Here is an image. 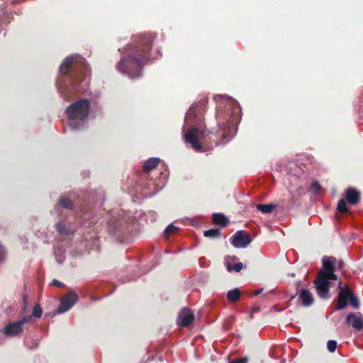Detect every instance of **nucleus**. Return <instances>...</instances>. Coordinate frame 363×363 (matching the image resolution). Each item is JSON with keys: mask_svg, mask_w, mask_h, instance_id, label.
Masks as SVG:
<instances>
[{"mask_svg": "<svg viewBox=\"0 0 363 363\" xmlns=\"http://www.w3.org/2000/svg\"><path fill=\"white\" fill-rule=\"evenodd\" d=\"M154 37L151 34L141 35L127 48L124 55L116 65V69L129 78L134 79L141 76L144 65L150 60L151 45Z\"/></svg>", "mask_w": 363, "mask_h": 363, "instance_id": "1", "label": "nucleus"}, {"mask_svg": "<svg viewBox=\"0 0 363 363\" xmlns=\"http://www.w3.org/2000/svg\"><path fill=\"white\" fill-rule=\"evenodd\" d=\"M345 196L350 204L354 205L359 200V193L354 189H348L345 192Z\"/></svg>", "mask_w": 363, "mask_h": 363, "instance_id": "14", "label": "nucleus"}, {"mask_svg": "<svg viewBox=\"0 0 363 363\" xmlns=\"http://www.w3.org/2000/svg\"><path fill=\"white\" fill-rule=\"evenodd\" d=\"M262 289H259L254 291V295L257 296V295L260 294L262 293Z\"/></svg>", "mask_w": 363, "mask_h": 363, "instance_id": "33", "label": "nucleus"}, {"mask_svg": "<svg viewBox=\"0 0 363 363\" xmlns=\"http://www.w3.org/2000/svg\"><path fill=\"white\" fill-rule=\"evenodd\" d=\"M347 323L354 328L360 330L363 328V316L359 313H350L347 316Z\"/></svg>", "mask_w": 363, "mask_h": 363, "instance_id": "12", "label": "nucleus"}, {"mask_svg": "<svg viewBox=\"0 0 363 363\" xmlns=\"http://www.w3.org/2000/svg\"><path fill=\"white\" fill-rule=\"evenodd\" d=\"M213 221L216 225H225L228 220L222 213H214L213 215Z\"/></svg>", "mask_w": 363, "mask_h": 363, "instance_id": "17", "label": "nucleus"}, {"mask_svg": "<svg viewBox=\"0 0 363 363\" xmlns=\"http://www.w3.org/2000/svg\"><path fill=\"white\" fill-rule=\"evenodd\" d=\"M23 330V326L20 325V323L16 321L8 323L3 331L6 336L14 337L21 334Z\"/></svg>", "mask_w": 363, "mask_h": 363, "instance_id": "11", "label": "nucleus"}, {"mask_svg": "<svg viewBox=\"0 0 363 363\" xmlns=\"http://www.w3.org/2000/svg\"><path fill=\"white\" fill-rule=\"evenodd\" d=\"M32 316L28 315L22 318L21 320H18V323H20V325H23V324L29 322L31 320Z\"/></svg>", "mask_w": 363, "mask_h": 363, "instance_id": "29", "label": "nucleus"}, {"mask_svg": "<svg viewBox=\"0 0 363 363\" xmlns=\"http://www.w3.org/2000/svg\"><path fill=\"white\" fill-rule=\"evenodd\" d=\"M339 294L337 297V310H341L346 307L350 303L354 308L359 307V302L354 294L350 291L347 286H342L340 283L338 285Z\"/></svg>", "mask_w": 363, "mask_h": 363, "instance_id": "7", "label": "nucleus"}, {"mask_svg": "<svg viewBox=\"0 0 363 363\" xmlns=\"http://www.w3.org/2000/svg\"><path fill=\"white\" fill-rule=\"evenodd\" d=\"M235 257H227L225 259V265L228 272H231L233 270V262L235 261Z\"/></svg>", "mask_w": 363, "mask_h": 363, "instance_id": "22", "label": "nucleus"}, {"mask_svg": "<svg viewBox=\"0 0 363 363\" xmlns=\"http://www.w3.org/2000/svg\"><path fill=\"white\" fill-rule=\"evenodd\" d=\"M73 65L77 72L72 79V89L78 91L85 92L89 82L88 67L84 57L79 55L66 57L60 66V72L66 74L69 67Z\"/></svg>", "mask_w": 363, "mask_h": 363, "instance_id": "3", "label": "nucleus"}, {"mask_svg": "<svg viewBox=\"0 0 363 363\" xmlns=\"http://www.w3.org/2000/svg\"><path fill=\"white\" fill-rule=\"evenodd\" d=\"M243 267V264L241 262L236 263L233 267V270L238 272Z\"/></svg>", "mask_w": 363, "mask_h": 363, "instance_id": "31", "label": "nucleus"}, {"mask_svg": "<svg viewBox=\"0 0 363 363\" xmlns=\"http://www.w3.org/2000/svg\"><path fill=\"white\" fill-rule=\"evenodd\" d=\"M327 348L329 352H334L337 348V342L335 340H329L327 343Z\"/></svg>", "mask_w": 363, "mask_h": 363, "instance_id": "27", "label": "nucleus"}, {"mask_svg": "<svg viewBox=\"0 0 363 363\" xmlns=\"http://www.w3.org/2000/svg\"><path fill=\"white\" fill-rule=\"evenodd\" d=\"M203 234H204V236H206V237L215 238L220 235V232L219 229L214 228V229H210V230H205Z\"/></svg>", "mask_w": 363, "mask_h": 363, "instance_id": "21", "label": "nucleus"}, {"mask_svg": "<svg viewBox=\"0 0 363 363\" xmlns=\"http://www.w3.org/2000/svg\"><path fill=\"white\" fill-rule=\"evenodd\" d=\"M42 313H43V311H42V308L40 306V305L38 303H35L33 307L31 316L39 318L41 317Z\"/></svg>", "mask_w": 363, "mask_h": 363, "instance_id": "23", "label": "nucleus"}, {"mask_svg": "<svg viewBox=\"0 0 363 363\" xmlns=\"http://www.w3.org/2000/svg\"><path fill=\"white\" fill-rule=\"evenodd\" d=\"M194 320L193 312L189 308H184L179 313L177 318V323L182 327H187Z\"/></svg>", "mask_w": 363, "mask_h": 363, "instance_id": "10", "label": "nucleus"}, {"mask_svg": "<svg viewBox=\"0 0 363 363\" xmlns=\"http://www.w3.org/2000/svg\"><path fill=\"white\" fill-rule=\"evenodd\" d=\"M63 96H64L65 98H67V94H64V95H63Z\"/></svg>", "mask_w": 363, "mask_h": 363, "instance_id": "34", "label": "nucleus"}, {"mask_svg": "<svg viewBox=\"0 0 363 363\" xmlns=\"http://www.w3.org/2000/svg\"><path fill=\"white\" fill-rule=\"evenodd\" d=\"M320 185L318 182H314L311 185V190L315 194H318L320 191Z\"/></svg>", "mask_w": 363, "mask_h": 363, "instance_id": "28", "label": "nucleus"}, {"mask_svg": "<svg viewBox=\"0 0 363 363\" xmlns=\"http://www.w3.org/2000/svg\"><path fill=\"white\" fill-rule=\"evenodd\" d=\"M196 106L192 105L188 110L182 130L185 142L199 152L201 151V141L205 138V133L202 130L201 119L197 118L196 113Z\"/></svg>", "mask_w": 363, "mask_h": 363, "instance_id": "4", "label": "nucleus"}, {"mask_svg": "<svg viewBox=\"0 0 363 363\" xmlns=\"http://www.w3.org/2000/svg\"><path fill=\"white\" fill-rule=\"evenodd\" d=\"M214 99L218 103V126L223 130V138L229 140L235 134L234 125L240 118V107L235 100L226 95L216 96Z\"/></svg>", "mask_w": 363, "mask_h": 363, "instance_id": "2", "label": "nucleus"}, {"mask_svg": "<svg viewBox=\"0 0 363 363\" xmlns=\"http://www.w3.org/2000/svg\"><path fill=\"white\" fill-rule=\"evenodd\" d=\"M59 204L65 208H67V209H71L73 206V203L72 202V201L67 198V197H64V196H62L60 199H59Z\"/></svg>", "mask_w": 363, "mask_h": 363, "instance_id": "20", "label": "nucleus"}, {"mask_svg": "<svg viewBox=\"0 0 363 363\" xmlns=\"http://www.w3.org/2000/svg\"><path fill=\"white\" fill-rule=\"evenodd\" d=\"M177 228L172 224H169L164 230V235L166 237L170 235V234L174 233Z\"/></svg>", "mask_w": 363, "mask_h": 363, "instance_id": "26", "label": "nucleus"}, {"mask_svg": "<svg viewBox=\"0 0 363 363\" xmlns=\"http://www.w3.org/2000/svg\"><path fill=\"white\" fill-rule=\"evenodd\" d=\"M77 301V294L73 291L69 292L61 298L60 306L57 308L56 313L60 314L69 311Z\"/></svg>", "mask_w": 363, "mask_h": 363, "instance_id": "8", "label": "nucleus"}, {"mask_svg": "<svg viewBox=\"0 0 363 363\" xmlns=\"http://www.w3.org/2000/svg\"><path fill=\"white\" fill-rule=\"evenodd\" d=\"M56 230L61 236H69L72 235L74 231L67 227L65 223L59 222L55 224Z\"/></svg>", "mask_w": 363, "mask_h": 363, "instance_id": "15", "label": "nucleus"}, {"mask_svg": "<svg viewBox=\"0 0 363 363\" xmlns=\"http://www.w3.org/2000/svg\"><path fill=\"white\" fill-rule=\"evenodd\" d=\"M240 291L237 288H235L233 290H230L227 293V298L230 301H233V302L237 301L240 299Z\"/></svg>", "mask_w": 363, "mask_h": 363, "instance_id": "18", "label": "nucleus"}, {"mask_svg": "<svg viewBox=\"0 0 363 363\" xmlns=\"http://www.w3.org/2000/svg\"><path fill=\"white\" fill-rule=\"evenodd\" d=\"M250 242L251 238L245 230H238L232 237L231 243L236 248H245Z\"/></svg>", "mask_w": 363, "mask_h": 363, "instance_id": "9", "label": "nucleus"}, {"mask_svg": "<svg viewBox=\"0 0 363 363\" xmlns=\"http://www.w3.org/2000/svg\"><path fill=\"white\" fill-rule=\"evenodd\" d=\"M248 359L247 357L238 358L229 363H247Z\"/></svg>", "mask_w": 363, "mask_h": 363, "instance_id": "30", "label": "nucleus"}, {"mask_svg": "<svg viewBox=\"0 0 363 363\" xmlns=\"http://www.w3.org/2000/svg\"><path fill=\"white\" fill-rule=\"evenodd\" d=\"M298 299L301 303L306 307L311 306L314 301L313 294L308 289H301L300 291Z\"/></svg>", "mask_w": 363, "mask_h": 363, "instance_id": "13", "label": "nucleus"}, {"mask_svg": "<svg viewBox=\"0 0 363 363\" xmlns=\"http://www.w3.org/2000/svg\"><path fill=\"white\" fill-rule=\"evenodd\" d=\"M52 285L56 286L58 287H62L64 286L63 283L57 281V279H53L51 283Z\"/></svg>", "mask_w": 363, "mask_h": 363, "instance_id": "32", "label": "nucleus"}, {"mask_svg": "<svg viewBox=\"0 0 363 363\" xmlns=\"http://www.w3.org/2000/svg\"><path fill=\"white\" fill-rule=\"evenodd\" d=\"M90 108L89 101L87 99H80L67 108V114L69 121V127L72 130H78L83 125V122L86 119Z\"/></svg>", "mask_w": 363, "mask_h": 363, "instance_id": "6", "label": "nucleus"}, {"mask_svg": "<svg viewBox=\"0 0 363 363\" xmlns=\"http://www.w3.org/2000/svg\"><path fill=\"white\" fill-rule=\"evenodd\" d=\"M335 260L332 257H324L322 259L323 267L320 270L317 278L313 281L316 291L322 298L329 296L328 290L332 281L337 279L335 272Z\"/></svg>", "mask_w": 363, "mask_h": 363, "instance_id": "5", "label": "nucleus"}, {"mask_svg": "<svg viewBox=\"0 0 363 363\" xmlns=\"http://www.w3.org/2000/svg\"><path fill=\"white\" fill-rule=\"evenodd\" d=\"M160 159L157 157H152L150 158L146 161L143 166V169L145 172H149L154 168H155L158 163H159Z\"/></svg>", "mask_w": 363, "mask_h": 363, "instance_id": "16", "label": "nucleus"}, {"mask_svg": "<svg viewBox=\"0 0 363 363\" xmlns=\"http://www.w3.org/2000/svg\"><path fill=\"white\" fill-rule=\"evenodd\" d=\"M337 209L341 213H345L347 211V208L346 205V202L344 199H340L337 203Z\"/></svg>", "mask_w": 363, "mask_h": 363, "instance_id": "24", "label": "nucleus"}, {"mask_svg": "<svg viewBox=\"0 0 363 363\" xmlns=\"http://www.w3.org/2000/svg\"><path fill=\"white\" fill-rule=\"evenodd\" d=\"M64 252L65 250H62L61 249L55 250V255L56 256L57 261L60 263L62 262V261L64 260Z\"/></svg>", "mask_w": 363, "mask_h": 363, "instance_id": "25", "label": "nucleus"}, {"mask_svg": "<svg viewBox=\"0 0 363 363\" xmlns=\"http://www.w3.org/2000/svg\"><path fill=\"white\" fill-rule=\"evenodd\" d=\"M275 208L276 205L272 203L257 205V209L263 213H271Z\"/></svg>", "mask_w": 363, "mask_h": 363, "instance_id": "19", "label": "nucleus"}]
</instances>
